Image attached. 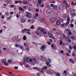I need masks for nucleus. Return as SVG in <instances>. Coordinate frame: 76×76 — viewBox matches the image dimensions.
<instances>
[{"instance_id":"nucleus-50","label":"nucleus","mask_w":76,"mask_h":76,"mask_svg":"<svg viewBox=\"0 0 76 76\" xmlns=\"http://www.w3.org/2000/svg\"><path fill=\"white\" fill-rule=\"evenodd\" d=\"M63 34H61V33L60 34V35L61 36V37H63Z\"/></svg>"},{"instance_id":"nucleus-44","label":"nucleus","mask_w":76,"mask_h":76,"mask_svg":"<svg viewBox=\"0 0 76 76\" xmlns=\"http://www.w3.org/2000/svg\"><path fill=\"white\" fill-rule=\"evenodd\" d=\"M67 32H71V31L70 29H68L67 30Z\"/></svg>"},{"instance_id":"nucleus-61","label":"nucleus","mask_w":76,"mask_h":76,"mask_svg":"<svg viewBox=\"0 0 76 76\" xmlns=\"http://www.w3.org/2000/svg\"><path fill=\"white\" fill-rule=\"evenodd\" d=\"M36 16L37 17L38 16V14L37 13L36 14Z\"/></svg>"},{"instance_id":"nucleus-37","label":"nucleus","mask_w":76,"mask_h":76,"mask_svg":"<svg viewBox=\"0 0 76 76\" xmlns=\"http://www.w3.org/2000/svg\"><path fill=\"white\" fill-rule=\"evenodd\" d=\"M17 39L18 41H21V39Z\"/></svg>"},{"instance_id":"nucleus-40","label":"nucleus","mask_w":76,"mask_h":76,"mask_svg":"<svg viewBox=\"0 0 76 76\" xmlns=\"http://www.w3.org/2000/svg\"><path fill=\"white\" fill-rule=\"evenodd\" d=\"M26 33L27 34H28V35H31V34H30V33L28 31H26Z\"/></svg>"},{"instance_id":"nucleus-53","label":"nucleus","mask_w":76,"mask_h":76,"mask_svg":"<svg viewBox=\"0 0 76 76\" xmlns=\"http://www.w3.org/2000/svg\"><path fill=\"white\" fill-rule=\"evenodd\" d=\"M44 6V4H43L40 6L41 7H43Z\"/></svg>"},{"instance_id":"nucleus-26","label":"nucleus","mask_w":76,"mask_h":76,"mask_svg":"<svg viewBox=\"0 0 76 76\" xmlns=\"http://www.w3.org/2000/svg\"><path fill=\"white\" fill-rule=\"evenodd\" d=\"M41 0H39L37 2V3H39V4H41Z\"/></svg>"},{"instance_id":"nucleus-47","label":"nucleus","mask_w":76,"mask_h":76,"mask_svg":"<svg viewBox=\"0 0 76 76\" xmlns=\"http://www.w3.org/2000/svg\"><path fill=\"white\" fill-rule=\"evenodd\" d=\"M53 30L54 31H56L57 29L55 28H53Z\"/></svg>"},{"instance_id":"nucleus-27","label":"nucleus","mask_w":76,"mask_h":76,"mask_svg":"<svg viewBox=\"0 0 76 76\" xmlns=\"http://www.w3.org/2000/svg\"><path fill=\"white\" fill-rule=\"evenodd\" d=\"M39 9H37L35 10V11L36 12H39Z\"/></svg>"},{"instance_id":"nucleus-10","label":"nucleus","mask_w":76,"mask_h":76,"mask_svg":"<svg viewBox=\"0 0 76 76\" xmlns=\"http://www.w3.org/2000/svg\"><path fill=\"white\" fill-rule=\"evenodd\" d=\"M64 4H66V7H69V6H68V4L67 3V1H64Z\"/></svg>"},{"instance_id":"nucleus-3","label":"nucleus","mask_w":76,"mask_h":76,"mask_svg":"<svg viewBox=\"0 0 76 76\" xmlns=\"http://www.w3.org/2000/svg\"><path fill=\"white\" fill-rule=\"evenodd\" d=\"M59 9L60 10H62L64 9V6L62 5H59Z\"/></svg>"},{"instance_id":"nucleus-24","label":"nucleus","mask_w":76,"mask_h":76,"mask_svg":"<svg viewBox=\"0 0 76 76\" xmlns=\"http://www.w3.org/2000/svg\"><path fill=\"white\" fill-rule=\"evenodd\" d=\"M69 47L70 50H72L73 49V47H72V46L71 45H69Z\"/></svg>"},{"instance_id":"nucleus-60","label":"nucleus","mask_w":76,"mask_h":76,"mask_svg":"<svg viewBox=\"0 0 76 76\" xmlns=\"http://www.w3.org/2000/svg\"><path fill=\"white\" fill-rule=\"evenodd\" d=\"M41 58H44V56H41V57H40Z\"/></svg>"},{"instance_id":"nucleus-43","label":"nucleus","mask_w":76,"mask_h":76,"mask_svg":"<svg viewBox=\"0 0 76 76\" xmlns=\"http://www.w3.org/2000/svg\"><path fill=\"white\" fill-rule=\"evenodd\" d=\"M53 36V34H50L49 35V36L50 38H51V37H52Z\"/></svg>"},{"instance_id":"nucleus-2","label":"nucleus","mask_w":76,"mask_h":76,"mask_svg":"<svg viewBox=\"0 0 76 76\" xmlns=\"http://www.w3.org/2000/svg\"><path fill=\"white\" fill-rule=\"evenodd\" d=\"M56 19L54 18H52L50 20V22L52 23H54L56 22Z\"/></svg>"},{"instance_id":"nucleus-59","label":"nucleus","mask_w":76,"mask_h":76,"mask_svg":"<svg viewBox=\"0 0 76 76\" xmlns=\"http://www.w3.org/2000/svg\"><path fill=\"white\" fill-rule=\"evenodd\" d=\"M59 44L60 45H62L63 44V42H60V43H59Z\"/></svg>"},{"instance_id":"nucleus-23","label":"nucleus","mask_w":76,"mask_h":76,"mask_svg":"<svg viewBox=\"0 0 76 76\" xmlns=\"http://www.w3.org/2000/svg\"><path fill=\"white\" fill-rule=\"evenodd\" d=\"M23 39L24 41H25L26 40V36H24V38H23Z\"/></svg>"},{"instance_id":"nucleus-46","label":"nucleus","mask_w":76,"mask_h":76,"mask_svg":"<svg viewBox=\"0 0 76 76\" xmlns=\"http://www.w3.org/2000/svg\"><path fill=\"white\" fill-rule=\"evenodd\" d=\"M42 49H44L45 48V46H43L42 47Z\"/></svg>"},{"instance_id":"nucleus-19","label":"nucleus","mask_w":76,"mask_h":76,"mask_svg":"<svg viewBox=\"0 0 76 76\" xmlns=\"http://www.w3.org/2000/svg\"><path fill=\"white\" fill-rule=\"evenodd\" d=\"M39 6H41V4L37 3L36 7H39Z\"/></svg>"},{"instance_id":"nucleus-7","label":"nucleus","mask_w":76,"mask_h":76,"mask_svg":"<svg viewBox=\"0 0 76 76\" xmlns=\"http://www.w3.org/2000/svg\"><path fill=\"white\" fill-rule=\"evenodd\" d=\"M69 61L70 62L72 63V64H74V63H75V61L73 60H72V59H69Z\"/></svg>"},{"instance_id":"nucleus-1","label":"nucleus","mask_w":76,"mask_h":76,"mask_svg":"<svg viewBox=\"0 0 76 76\" xmlns=\"http://www.w3.org/2000/svg\"><path fill=\"white\" fill-rule=\"evenodd\" d=\"M26 16L27 18H31V17L32 16V15L29 12H27Z\"/></svg>"},{"instance_id":"nucleus-12","label":"nucleus","mask_w":76,"mask_h":76,"mask_svg":"<svg viewBox=\"0 0 76 76\" xmlns=\"http://www.w3.org/2000/svg\"><path fill=\"white\" fill-rule=\"evenodd\" d=\"M60 24V21L58 20L56 22V24L57 25H59Z\"/></svg>"},{"instance_id":"nucleus-39","label":"nucleus","mask_w":76,"mask_h":76,"mask_svg":"<svg viewBox=\"0 0 76 76\" xmlns=\"http://www.w3.org/2000/svg\"><path fill=\"white\" fill-rule=\"evenodd\" d=\"M18 2L20 3V4H22V2L20 1H18Z\"/></svg>"},{"instance_id":"nucleus-17","label":"nucleus","mask_w":76,"mask_h":76,"mask_svg":"<svg viewBox=\"0 0 76 76\" xmlns=\"http://www.w3.org/2000/svg\"><path fill=\"white\" fill-rule=\"evenodd\" d=\"M63 17L64 18H67V15L66 14H63Z\"/></svg>"},{"instance_id":"nucleus-52","label":"nucleus","mask_w":76,"mask_h":76,"mask_svg":"<svg viewBox=\"0 0 76 76\" xmlns=\"http://www.w3.org/2000/svg\"><path fill=\"white\" fill-rule=\"evenodd\" d=\"M32 59H31L29 60V62H32Z\"/></svg>"},{"instance_id":"nucleus-8","label":"nucleus","mask_w":76,"mask_h":76,"mask_svg":"<svg viewBox=\"0 0 76 76\" xmlns=\"http://www.w3.org/2000/svg\"><path fill=\"white\" fill-rule=\"evenodd\" d=\"M49 63H50V62H48L46 63V64L47 65L48 67H50L51 66V65L49 64Z\"/></svg>"},{"instance_id":"nucleus-55","label":"nucleus","mask_w":76,"mask_h":76,"mask_svg":"<svg viewBox=\"0 0 76 76\" xmlns=\"http://www.w3.org/2000/svg\"><path fill=\"white\" fill-rule=\"evenodd\" d=\"M10 7H14V5H12L10 6Z\"/></svg>"},{"instance_id":"nucleus-13","label":"nucleus","mask_w":76,"mask_h":76,"mask_svg":"<svg viewBox=\"0 0 76 76\" xmlns=\"http://www.w3.org/2000/svg\"><path fill=\"white\" fill-rule=\"evenodd\" d=\"M19 9H20V11H23V12H25V10L23 9V8L21 7H19Z\"/></svg>"},{"instance_id":"nucleus-35","label":"nucleus","mask_w":76,"mask_h":76,"mask_svg":"<svg viewBox=\"0 0 76 76\" xmlns=\"http://www.w3.org/2000/svg\"><path fill=\"white\" fill-rule=\"evenodd\" d=\"M41 28H39V27L37 28V31H40V30H41Z\"/></svg>"},{"instance_id":"nucleus-56","label":"nucleus","mask_w":76,"mask_h":76,"mask_svg":"<svg viewBox=\"0 0 76 76\" xmlns=\"http://www.w3.org/2000/svg\"><path fill=\"white\" fill-rule=\"evenodd\" d=\"M51 46L52 48H54V45H52Z\"/></svg>"},{"instance_id":"nucleus-6","label":"nucleus","mask_w":76,"mask_h":76,"mask_svg":"<svg viewBox=\"0 0 76 76\" xmlns=\"http://www.w3.org/2000/svg\"><path fill=\"white\" fill-rule=\"evenodd\" d=\"M43 69H40L39 71L40 72V73L42 74H44V71L43 70Z\"/></svg>"},{"instance_id":"nucleus-48","label":"nucleus","mask_w":76,"mask_h":76,"mask_svg":"<svg viewBox=\"0 0 76 76\" xmlns=\"http://www.w3.org/2000/svg\"><path fill=\"white\" fill-rule=\"evenodd\" d=\"M3 50H4V51H6V50H7V48H4L3 49Z\"/></svg>"},{"instance_id":"nucleus-20","label":"nucleus","mask_w":76,"mask_h":76,"mask_svg":"<svg viewBox=\"0 0 76 76\" xmlns=\"http://www.w3.org/2000/svg\"><path fill=\"white\" fill-rule=\"evenodd\" d=\"M56 76H60V74L58 73H56Z\"/></svg>"},{"instance_id":"nucleus-51","label":"nucleus","mask_w":76,"mask_h":76,"mask_svg":"<svg viewBox=\"0 0 76 76\" xmlns=\"http://www.w3.org/2000/svg\"><path fill=\"white\" fill-rule=\"evenodd\" d=\"M43 34H44V35H46L47 34V32H43Z\"/></svg>"},{"instance_id":"nucleus-33","label":"nucleus","mask_w":76,"mask_h":76,"mask_svg":"<svg viewBox=\"0 0 76 76\" xmlns=\"http://www.w3.org/2000/svg\"><path fill=\"white\" fill-rule=\"evenodd\" d=\"M15 46L16 47H18L19 46V45H18V44H15Z\"/></svg>"},{"instance_id":"nucleus-9","label":"nucleus","mask_w":76,"mask_h":76,"mask_svg":"<svg viewBox=\"0 0 76 76\" xmlns=\"http://www.w3.org/2000/svg\"><path fill=\"white\" fill-rule=\"evenodd\" d=\"M23 3L24 4H28V2L26 1L25 0H24L23 1Z\"/></svg>"},{"instance_id":"nucleus-34","label":"nucleus","mask_w":76,"mask_h":76,"mask_svg":"<svg viewBox=\"0 0 76 76\" xmlns=\"http://www.w3.org/2000/svg\"><path fill=\"white\" fill-rule=\"evenodd\" d=\"M69 23L67 21V22L65 24V25L66 26H67L68 25H69Z\"/></svg>"},{"instance_id":"nucleus-22","label":"nucleus","mask_w":76,"mask_h":76,"mask_svg":"<svg viewBox=\"0 0 76 76\" xmlns=\"http://www.w3.org/2000/svg\"><path fill=\"white\" fill-rule=\"evenodd\" d=\"M70 21V18H69V17H68L67 18V22H69Z\"/></svg>"},{"instance_id":"nucleus-62","label":"nucleus","mask_w":76,"mask_h":76,"mask_svg":"<svg viewBox=\"0 0 76 76\" xmlns=\"http://www.w3.org/2000/svg\"><path fill=\"white\" fill-rule=\"evenodd\" d=\"M51 3H55V1H52L51 2Z\"/></svg>"},{"instance_id":"nucleus-32","label":"nucleus","mask_w":76,"mask_h":76,"mask_svg":"<svg viewBox=\"0 0 76 76\" xmlns=\"http://www.w3.org/2000/svg\"><path fill=\"white\" fill-rule=\"evenodd\" d=\"M5 13H6V15H7V16H8L9 15V13H8V12H5Z\"/></svg>"},{"instance_id":"nucleus-31","label":"nucleus","mask_w":76,"mask_h":76,"mask_svg":"<svg viewBox=\"0 0 76 76\" xmlns=\"http://www.w3.org/2000/svg\"><path fill=\"white\" fill-rule=\"evenodd\" d=\"M37 76H40L41 75V74L39 73H37Z\"/></svg>"},{"instance_id":"nucleus-42","label":"nucleus","mask_w":76,"mask_h":76,"mask_svg":"<svg viewBox=\"0 0 76 76\" xmlns=\"http://www.w3.org/2000/svg\"><path fill=\"white\" fill-rule=\"evenodd\" d=\"M51 38H52V39H55V37H54V36H53L52 37H51Z\"/></svg>"},{"instance_id":"nucleus-30","label":"nucleus","mask_w":76,"mask_h":76,"mask_svg":"<svg viewBox=\"0 0 76 76\" xmlns=\"http://www.w3.org/2000/svg\"><path fill=\"white\" fill-rule=\"evenodd\" d=\"M71 39H73V40H74V39H75V36L72 37Z\"/></svg>"},{"instance_id":"nucleus-5","label":"nucleus","mask_w":76,"mask_h":76,"mask_svg":"<svg viewBox=\"0 0 76 76\" xmlns=\"http://www.w3.org/2000/svg\"><path fill=\"white\" fill-rule=\"evenodd\" d=\"M46 12H47V13H48V14L51 13V12H52L51 10L50 9H48L46 10Z\"/></svg>"},{"instance_id":"nucleus-25","label":"nucleus","mask_w":76,"mask_h":76,"mask_svg":"<svg viewBox=\"0 0 76 76\" xmlns=\"http://www.w3.org/2000/svg\"><path fill=\"white\" fill-rule=\"evenodd\" d=\"M47 69V67H46L45 66L42 68V69L44 70V69Z\"/></svg>"},{"instance_id":"nucleus-14","label":"nucleus","mask_w":76,"mask_h":76,"mask_svg":"<svg viewBox=\"0 0 76 76\" xmlns=\"http://www.w3.org/2000/svg\"><path fill=\"white\" fill-rule=\"evenodd\" d=\"M53 9H55V10H56V9H57V6L56 5H54L53 6Z\"/></svg>"},{"instance_id":"nucleus-4","label":"nucleus","mask_w":76,"mask_h":76,"mask_svg":"<svg viewBox=\"0 0 76 76\" xmlns=\"http://www.w3.org/2000/svg\"><path fill=\"white\" fill-rule=\"evenodd\" d=\"M40 21L41 22H44L45 21V20L44 19V18H42L40 19Z\"/></svg>"},{"instance_id":"nucleus-29","label":"nucleus","mask_w":76,"mask_h":76,"mask_svg":"<svg viewBox=\"0 0 76 76\" xmlns=\"http://www.w3.org/2000/svg\"><path fill=\"white\" fill-rule=\"evenodd\" d=\"M21 32L23 34H24L25 32V31L24 30H22L21 31Z\"/></svg>"},{"instance_id":"nucleus-38","label":"nucleus","mask_w":76,"mask_h":76,"mask_svg":"<svg viewBox=\"0 0 76 76\" xmlns=\"http://www.w3.org/2000/svg\"><path fill=\"white\" fill-rule=\"evenodd\" d=\"M75 15H76V14H71V16H74Z\"/></svg>"},{"instance_id":"nucleus-28","label":"nucleus","mask_w":76,"mask_h":76,"mask_svg":"<svg viewBox=\"0 0 76 76\" xmlns=\"http://www.w3.org/2000/svg\"><path fill=\"white\" fill-rule=\"evenodd\" d=\"M8 62L9 63H12V61L11 60H9L8 61Z\"/></svg>"},{"instance_id":"nucleus-16","label":"nucleus","mask_w":76,"mask_h":76,"mask_svg":"<svg viewBox=\"0 0 76 76\" xmlns=\"http://www.w3.org/2000/svg\"><path fill=\"white\" fill-rule=\"evenodd\" d=\"M19 48H20L21 49H22L23 50V47L21 45H19Z\"/></svg>"},{"instance_id":"nucleus-36","label":"nucleus","mask_w":76,"mask_h":76,"mask_svg":"<svg viewBox=\"0 0 76 76\" xmlns=\"http://www.w3.org/2000/svg\"><path fill=\"white\" fill-rule=\"evenodd\" d=\"M24 45L26 47V46H27V45H28V44L26 43H25L24 44Z\"/></svg>"},{"instance_id":"nucleus-57","label":"nucleus","mask_w":76,"mask_h":76,"mask_svg":"<svg viewBox=\"0 0 76 76\" xmlns=\"http://www.w3.org/2000/svg\"><path fill=\"white\" fill-rule=\"evenodd\" d=\"M73 48L74 49V50H76V46H74L73 47Z\"/></svg>"},{"instance_id":"nucleus-11","label":"nucleus","mask_w":76,"mask_h":76,"mask_svg":"<svg viewBox=\"0 0 76 76\" xmlns=\"http://www.w3.org/2000/svg\"><path fill=\"white\" fill-rule=\"evenodd\" d=\"M6 59H4L2 61V63L4 64V63H6Z\"/></svg>"},{"instance_id":"nucleus-15","label":"nucleus","mask_w":76,"mask_h":76,"mask_svg":"<svg viewBox=\"0 0 76 76\" xmlns=\"http://www.w3.org/2000/svg\"><path fill=\"white\" fill-rule=\"evenodd\" d=\"M63 35V38L64 39H66V40H67V37H66L64 35V34H62Z\"/></svg>"},{"instance_id":"nucleus-54","label":"nucleus","mask_w":76,"mask_h":76,"mask_svg":"<svg viewBox=\"0 0 76 76\" xmlns=\"http://www.w3.org/2000/svg\"><path fill=\"white\" fill-rule=\"evenodd\" d=\"M14 69H18V67L17 66H15L14 67Z\"/></svg>"},{"instance_id":"nucleus-64","label":"nucleus","mask_w":76,"mask_h":76,"mask_svg":"<svg viewBox=\"0 0 76 76\" xmlns=\"http://www.w3.org/2000/svg\"><path fill=\"white\" fill-rule=\"evenodd\" d=\"M73 22V20L72 19L71 21V23H72Z\"/></svg>"},{"instance_id":"nucleus-63","label":"nucleus","mask_w":76,"mask_h":76,"mask_svg":"<svg viewBox=\"0 0 76 76\" xmlns=\"http://www.w3.org/2000/svg\"><path fill=\"white\" fill-rule=\"evenodd\" d=\"M36 34L37 35H39V34L38 33V31H36Z\"/></svg>"},{"instance_id":"nucleus-58","label":"nucleus","mask_w":76,"mask_h":76,"mask_svg":"<svg viewBox=\"0 0 76 76\" xmlns=\"http://www.w3.org/2000/svg\"><path fill=\"white\" fill-rule=\"evenodd\" d=\"M20 65H23V63L20 62Z\"/></svg>"},{"instance_id":"nucleus-21","label":"nucleus","mask_w":76,"mask_h":76,"mask_svg":"<svg viewBox=\"0 0 76 76\" xmlns=\"http://www.w3.org/2000/svg\"><path fill=\"white\" fill-rule=\"evenodd\" d=\"M25 22V20H24L23 19H22L21 20V22H22V23H24V22Z\"/></svg>"},{"instance_id":"nucleus-41","label":"nucleus","mask_w":76,"mask_h":76,"mask_svg":"<svg viewBox=\"0 0 76 76\" xmlns=\"http://www.w3.org/2000/svg\"><path fill=\"white\" fill-rule=\"evenodd\" d=\"M71 28H73V27H74V25H73V24H71Z\"/></svg>"},{"instance_id":"nucleus-18","label":"nucleus","mask_w":76,"mask_h":76,"mask_svg":"<svg viewBox=\"0 0 76 76\" xmlns=\"http://www.w3.org/2000/svg\"><path fill=\"white\" fill-rule=\"evenodd\" d=\"M4 64V65L6 66H9V64L5 62Z\"/></svg>"},{"instance_id":"nucleus-49","label":"nucleus","mask_w":76,"mask_h":76,"mask_svg":"<svg viewBox=\"0 0 76 76\" xmlns=\"http://www.w3.org/2000/svg\"><path fill=\"white\" fill-rule=\"evenodd\" d=\"M48 44L49 45H50V44H51V42H48Z\"/></svg>"},{"instance_id":"nucleus-45","label":"nucleus","mask_w":76,"mask_h":76,"mask_svg":"<svg viewBox=\"0 0 76 76\" xmlns=\"http://www.w3.org/2000/svg\"><path fill=\"white\" fill-rule=\"evenodd\" d=\"M44 29H42V28H41V32H44Z\"/></svg>"}]
</instances>
